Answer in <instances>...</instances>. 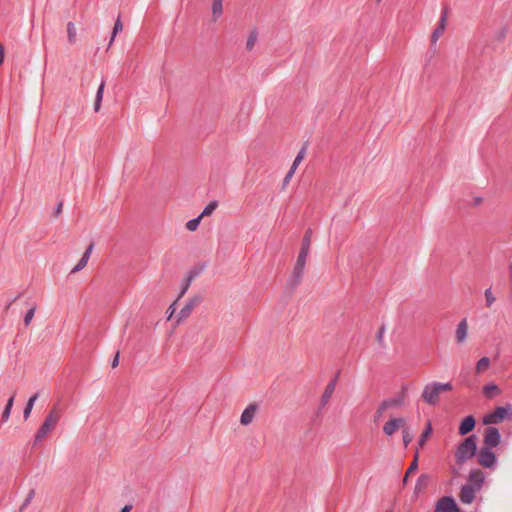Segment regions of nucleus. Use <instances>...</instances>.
Instances as JSON below:
<instances>
[{
	"mask_svg": "<svg viewBox=\"0 0 512 512\" xmlns=\"http://www.w3.org/2000/svg\"><path fill=\"white\" fill-rule=\"evenodd\" d=\"M383 333H384V327H381L379 332H378V335H377V338H378V341H381L382 338H383Z\"/></svg>",
	"mask_w": 512,
	"mask_h": 512,
	"instance_id": "nucleus-46",
	"label": "nucleus"
},
{
	"mask_svg": "<svg viewBox=\"0 0 512 512\" xmlns=\"http://www.w3.org/2000/svg\"><path fill=\"white\" fill-rule=\"evenodd\" d=\"M122 28H123V25H122L120 19L118 18V20L115 23L114 29H113L112 39L118 33V31L122 30Z\"/></svg>",
	"mask_w": 512,
	"mask_h": 512,
	"instance_id": "nucleus-40",
	"label": "nucleus"
},
{
	"mask_svg": "<svg viewBox=\"0 0 512 512\" xmlns=\"http://www.w3.org/2000/svg\"><path fill=\"white\" fill-rule=\"evenodd\" d=\"M489 365H490V359L488 357L481 358L477 362L476 372L481 373V372L485 371L486 369H488Z\"/></svg>",
	"mask_w": 512,
	"mask_h": 512,
	"instance_id": "nucleus-27",
	"label": "nucleus"
},
{
	"mask_svg": "<svg viewBox=\"0 0 512 512\" xmlns=\"http://www.w3.org/2000/svg\"><path fill=\"white\" fill-rule=\"evenodd\" d=\"M405 390H406V387H403L401 394L397 398L388 399V400L384 401L385 403H387L388 408L397 407L403 403L404 398H405Z\"/></svg>",
	"mask_w": 512,
	"mask_h": 512,
	"instance_id": "nucleus-24",
	"label": "nucleus"
},
{
	"mask_svg": "<svg viewBox=\"0 0 512 512\" xmlns=\"http://www.w3.org/2000/svg\"><path fill=\"white\" fill-rule=\"evenodd\" d=\"M200 222H201V216H198L197 218H194L192 220H189L187 223H186V229L188 231H191V232H194L198 229L199 225H200Z\"/></svg>",
	"mask_w": 512,
	"mask_h": 512,
	"instance_id": "nucleus-28",
	"label": "nucleus"
},
{
	"mask_svg": "<svg viewBox=\"0 0 512 512\" xmlns=\"http://www.w3.org/2000/svg\"><path fill=\"white\" fill-rule=\"evenodd\" d=\"M60 418L61 410L58 405H54L35 434L34 443L37 444L42 441L56 427Z\"/></svg>",
	"mask_w": 512,
	"mask_h": 512,
	"instance_id": "nucleus-2",
	"label": "nucleus"
},
{
	"mask_svg": "<svg viewBox=\"0 0 512 512\" xmlns=\"http://www.w3.org/2000/svg\"><path fill=\"white\" fill-rule=\"evenodd\" d=\"M94 248V244L91 243L86 251L84 252L82 258L79 260V262L76 264V266L71 270V273H77L79 271H81L82 269H84L90 259V255L92 253V250Z\"/></svg>",
	"mask_w": 512,
	"mask_h": 512,
	"instance_id": "nucleus-16",
	"label": "nucleus"
},
{
	"mask_svg": "<svg viewBox=\"0 0 512 512\" xmlns=\"http://www.w3.org/2000/svg\"><path fill=\"white\" fill-rule=\"evenodd\" d=\"M387 409H388L387 403L382 402V403L379 405V407H378V409H377V411H376V413H375V421H376V420H378L379 418H381V417H382V415L384 414V412H385Z\"/></svg>",
	"mask_w": 512,
	"mask_h": 512,
	"instance_id": "nucleus-36",
	"label": "nucleus"
},
{
	"mask_svg": "<svg viewBox=\"0 0 512 512\" xmlns=\"http://www.w3.org/2000/svg\"><path fill=\"white\" fill-rule=\"evenodd\" d=\"M121 512H128V505L124 506L121 510Z\"/></svg>",
	"mask_w": 512,
	"mask_h": 512,
	"instance_id": "nucleus-50",
	"label": "nucleus"
},
{
	"mask_svg": "<svg viewBox=\"0 0 512 512\" xmlns=\"http://www.w3.org/2000/svg\"><path fill=\"white\" fill-rule=\"evenodd\" d=\"M406 420L402 417H394L387 421L383 426V432L386 436H392L397 430L405 426Z\"/></svg>",
	"mask_w": 512,
	"mask_h": 512,
	"instance_id": "nucleus-8",
	"label": "nucleus"
},
{
	"mask_svg": "<svg viewBox=\"0 0 512 512\" xmlns=\"http://www.w3.org/2000/svg\"><path fill=\"white\" fill-rule=\"evenodd\" d=\"M259 410V405L257 403H250L242 412L240 417V423L243 426H248L251 424L255 418V415L257 414Z\"/></svg>",
	"mask_w": 512,
	"mask_h": 512,
	"instance_id": "nucleus-9",
	"label": "nucleus"
},
{
	"mask_svg": "<svg viewBox=\"0 0 512 512\" xmlns=\"http://www.w3.org/2000/svg\"><path fill=\"white\" fill-rule=\"evenodd\" d=\"M292 179L291 173H287L283 180V188L286 187Z\"/></svg>",
	"mask_w": 512,
	"mask_h": 512,
	"instance_id": "nucleus-44",
	"label": "nucleus"
},
{
	"mask_svg": "<svg viewBox=\"0 0 512 512\" xmlns=\"http://www.w3.org/2000/svg\"><path fill=\"white\" fill-rule=\"evenodd\" d=\"M431 434H432V425H431V422L428 421L426 424L425 430L423 431V433L421 434V436L418 440L419 447H423L425 445L427 439L431 436Z\"/></svg>",
	"mask_w": 512,
	"mask_h": 512,
	"instance_id": "nucleus-22",
	"label": "nucleus"
},
{
	"mask_svg": "<svg viewBox=\"0 0 512 512\" xmlns=\"http://www.w3.org/2000/svg\"><path fill=\"white\" fill-rule=\"evenodd\" d=\"M408 476H409V475H407V474L405 475L404 480H403V481H404V483H406V481H408Z\"/></svg>",
	"mask_w": 512,
	"mask_h": 512,
	"instance_id": "nucleus-51",
	"label": "nucleus"
},
{
	"mask_svg": "<svg viewBox=\"0 0 512 512\" xmlns=\"http://www.w3.org/2000/svg\"><path fill=\"white\" fill-rule=\"evenodd\" d=\"M14 398H15V395H12V396L8 399V401H7V403H6V406H7V407H11V408L13 407V404H14Z\"/></svg>",
	"mask_w": 512,
	"mask_h": 512,
	"instance_id": "nucleus-45",
	"label": "nucleus"
},
{
	"mask_svg": "<svg viewBox=\"0 0 512 512\" xmlns=\"http://www.w3.org/2000/svg\"><path fill=\"white\" fill-rule=\"evenodd\" d=\"M101 108V102H97V100L94 101V110L98 112Z\"/></svg>",
	"mask_w": 512,
	"mask_h": 512,
	"instance_id": "nucleus-47",
	"label": "nucleus"
},
{
	"mask_svg": "<svg viewBox=\"0 0 512 512\" xmlns=\"http://www.w3.org/2000/svg\"><path fill=\"white\" fill-rule=\"evenodd\" d=\"M296 169H297V166H295V165H293V164H292V166L290 167V169H289L288 173H291V176L293 177V175H294V173H295Z\"/></svg>",
	"mask_w": 512,
	"mask_h": 512,
	"instance_id": "nucleus-48",
	"label": "nucleus"
},
{
	"mask_svg": "<svg viewBox=\"0 0 512 512\" xmlns=\"http://www.w3.org/2000/svg\"><path fill=\"white\" fill-rule=\"evenodd\" d=\"M218 207L217 201H211L202 211V213L199 215L201 216V219L205 216H210Z\"/></svg>",
	"mask_w": 512,
	"mask_h": 512,
	"instance_id": "nucleus-26",
	"label": "nucleus"
},
{
	"mask_svg": "<svg viewBox=\"0 0 512 512\" xmlns=\"http://www.w3.org/2000/svg\"><path fill=\"white\" fill-rule=\"evenodd\" d=\"M256 41H257V33L252 32L247 39L246 49L249 51L252 50L254 48Z\"/></svg>",
	"mask_w": 512,
	"mask_h": 512,
	"instance_id": "nucleus-31",
	"label": "nucleus"
},
{
	"mask_svg": "<svg viewBox=\"0 0 512 512\" xmlns=\"http://www.w3.org/2000/svg\"><path fill=\"white\" fill-rule=\"evenodd\" d=\"M311 239H312V230L311 229H307L306 232H305V235L303 237L301 246L302 247H306V248H310V246H311Z\"/></svg>",
	"mask_w": 512,
	"mask_h": 512,
	"instance_id": "nucleus-29",
	"label": "nucleus"
},
{
	"mask_svg": "<svg viewBox=\"0 0 512 512\" xmlns=\"http://www.w3.org/2000/svg\"><path fill=\"white\" fill-rule=\"evenodd\" d=\"M452 389L451 383L431 382L425 385L421 398L427 404L434 406L438 404L441 393L451 391Z\"/></svg>",
	"mask_w": 512,
	"mask_h": 512,
	"instance_id": "nucleus-1",
	"label": "nucleus"
},
{
	"mask_svg": "<svg viewBox=\"0 0 512 512\" xmlns=\"http://www.w3.org/2000/svg\"><path fill=\"white\" fill-rule=\"evenodd\" d=\"M119 359H120V352L117 351L112 360V363H111L112 368H116L119 365Z\"/></svg>",
	"mask_w": 512,
	"mask_h": 512,
	"instance_id": "nucleus-41",
	"label": "nucleus"
},
{
	"mask_svg": "<svg viewBox=\"0 0 512 512\" xmlns=\"http://www.w3.org/2000/svg\"><path fill=\"white\" fill-rule=\"evenodd\" d=\"M512 415V409L506 407H496L493 412L485 416L483 422L486 425L498 424Z\"/></svg>",
	"mask_w": 512,
	"mask_h": 512,
	"instance_id": "nucleus-4",
	"label": "nucleus"
},
{
	"mask_svg": "<svg viewBox=\"0 0 512 512\" xmlns=\"http://www.w3.org/2000/svg\"><path fill=\"white\" fill-rule=\"evenodd\" d=\"M479 492L472 485H463L460 491L459 498L464 504H471L476 496V493Z\"/></svg>",
	"mask_w": 512,
	"mask_h": 512,
	"instance_id": "nucleus-13",
	"label": "nucleus"
},
{
	"mask_svg": "<svg viewBox=\"0 0 512 512\" xmlns=\"http://www.w3.org/2000/svg\"><path fill=\"white\" fill-rule=\"evenodd\" d=\"M35 311H36V306L31 307V308L27 311V313H26V315H25V317H24V324H25L26 326H28V325L31 323V321H32V319H33V317H34V315H35Z\"/></svg>",
	"mask_w": 512,
	"mask_h": 512,
	"instance_id": "nucleus-33",
	"label": "nucleus"
},
{
	"mask_svg": "<svg viewBox=\"0 0 512 512\" xmlns=\"http://www.w3.org/2000/svg\"><path fill=\"white\" fill-rule=\"evenodd\" d=\"M305 265H306V263L296 260V263L293 267L291 276L288 281V284L291 287H295L300 283L303 273H304Z\"/></svg>",
	"mask_w": 512,
	"mask_h": 512,
	"instance_id": "nucleus-11",
	"label": "nucleus"
},
{
	"mask_svg": "<svg viewBox=\"0 0 512 512\" xmlns=\"http://www.w3.org/2000/svg\"><path fill=\"white\" fill-rule=\"evenodd\" d=\"M483 393L488 398H493L500 394V389L496 384L490 383L483 387Z\"/></svg>",
	"mask_w": 512,
	"mask_h": 512,
	"instance_id": "nucleus-19",
	"label": "nucleus"
},
{
	"mask_svg": "<svg viewBox=\"0 0 512 512\" xmlns=\"http://www.w3.org/2000/svg\"><path fill=\"white\" fill-rule=\"evenodd\" d=\"M477 462L483 468H493L497 463V457L492 449L482 446L477 454Z\"/></svg>",
	"mask_w": 512,
	"mask_h": 512,
	"instance_id": "nucleus-5",
	"label": "nucleus"
},
{
	"mask_svg": "<svg viewBox=\"0 0 512 512\" xmlns=\"http://www.w3.org/2000/svg\"><path fill=\"white\" fill-rule=\"evenodd\" d=\"M484 295H485V299H486V306L491 307L492 304L496 300V298L494 297V295L492 293V289L491 288L486 289L484 292Z\"/></svg>",
	"mask_w": 512,
	"mask_h": 512,
	"instance_id": "nucleus-30",
	"label": "nucleus"
},
{
	"mask_svg": "<svg viewBox=\"0 0 512 512\" xmlns=\"http://www.w3.org/2000/svg\"><path fill=\"white\" fill-rule=\"evenodd\" d=\"M67 38L70 44H74L76 42L77 30L73 22H68L67 24Z\"/></svg>",
	"mask_w": 512,
	"mask_h": 512,
	"instance_id": "nucleus-23",
	"label": "nucleus"
},
{
	"mask_svg": "<svg viewBox=\"0 0 512 512\" xmlns=\"http://www.w3.org/2000/svg\"><path fill=\"white\" fill-rule=\"evenodd\" d=\"M446 28V17L445 15H443L437 25V27L435 28V30L433 31L432 33V42H436L439 37L443 34L444 30Z\"/></svg>",
	"mask_w": 512,
	"mask_h": 512,
	"instance_id": "nucleus-18",
	"label": "nucleus"
},
{
	"mask_svg": "<svg viewBox=\"0 0 512 512\" xmlns=\"http://www.w3.org/2000/svg\"><path fill=\"white\" fill-rule=\"evenodd\" d=\"M5 57V49L2 43H0V65L3 64Z\"/></svg>",
	"mask_w": 512,
	"mask_h": 512,
	"instance_id": "nucleus-43",
	"label": "nucleus"
},
{
	"mask_svg": "<svg viewBox=\"0 0 512 512\" xmlns=\"http://www.w3.org/2000/svg\"><path fill=\"white\" fill-rule=\"evenodd\" d=\"M11 410H12L11 407L5 406V408H4L3 412H2V416H1V421L3 423L7 422L8 419L10 418Z\"/></svg>",
	"mask_w": 512,
	"mask_h": 512,
	"instance_id": "nucleus-38",
	"label": "nucleus"
},
{
	"mask_svg": "<svg viewBox=\"0 0 512 512\" xmlns=\"http://www.w3.org/2000/svg\"><path fill=\"white\" fill-rule=\"evenodd\" d=\"M455 500L452 497L444 496L440 498L436 504L435 512H459Z\"/></svg>",
	"mask_w": 512,
	"mask_h": 512,
	"instance_id": "nucleus-7",
	"label": "nucleus"
},
{
	"mask_svg": "<svg viewBox=\"0 0 512 512\" xmlns=\"http://www.w3.org/2000/svg\"><path fill=\"white\" fill-rule=\"evenodd\" d=\"M37 398H38V394H34V395H32V396L28 399V401H27V403H26V406H25V408H24V412H23V416H24V419H25V420H27V419L30 417L31 412H32L33 407H34V403H35V401L37 400Z\"/></svg>",
	"mask_w": 512,
	"mask_h": 512,
	"instance_id": "nucleus-21",
	"label": "nucleus"
},
{
	"mask_svg": "<svg viewBox=\"0 0 512 512\" xmlns=\"http://www.w3.org/2000/svg\"><path fill=\"white\" fill-rule=\"evenodd\" d=\"M104 87H105V84H104V82H102L97 90V93H96L95 100H97V102H102Z\"/></svg>",
	"mask_w": 512,
	"mask_h": 512,
	"instance_id": "nucleus-39",
	"label": "nucleus"
},
{
	"mask_svg": "<svg viewBox=\"0 0 512 512\" xmlns=\"http://www.w3.org/2000/svg\"><path fill=\"white\" fill-rule=\"evenodd\" d=\"M61 209H62V203H60V204L58 205L57 213H60V212H61Z\"/></svg>",
	"mask_w": 512,
	"mask_h": 512,
	"instance_id": "nucleus-49",
	"label": "nucleus"
},
{
	"mask_svg": "<svg viewBox=\"0 0 512 512\" xmlns=\"http://www.w3.org/2000/svg\"><path fill=\"white\" fill-rule=\"evenodd\" d=\"M195 275H196V274L191 273V274L186 278V280H185V284H184V286H183V288H182V290H181V293H180V295H179V297H178V298H181V297H182V296L187 292V290H188V288L190 287V285H191V283H192V281H193V279H194Z\"/></svg>",
	"mask_w": 512,
	"mask_h": 512,
	"instance_id": "nucleus-32",
	"label": "nucleus"
},
{
	"mask_svg": "<svg viewBox=\"0 0 512 512\" xmlns=\"http://www.w3.org/2000/svg\"><path fill=\"white\" fill-rule=\"evenodd\" d=\"M477 444L476 436L470 435L465 438L458 446L455 458L458 464H463L476 454Z\"/></svg>",
	"mask_w": 512,
	"mask_h": 512,
	"instance_id": "nucleus-3",
	"label": "nucleus"
},
{
	"mask_svg": "<svg viewBox=\"0 0 512 512\" xmlns=\"http://www.w3.org/2000/svg\"><path fill=\"white\" fill-rule=\"evenodd\" d=\"M475 424H476V421L473 416L465 417L459 426V430H458L459 434L461 436L468 434L469 432H471L474 429Z\"/></svg>",
	"mask_w": 512,
	"mask_h": 512,
	"instance_id": "nucleus-17",
	"label": "nucleus"
},
{
	"mask_svg": "<svg viewBox=\"0 0 512 512\" xmlns=\"http://www.w3.org/2000/svg\"><path fill=\"white\" fill-rule=\"evenodd\" d=\"M402 438H403V444H404V447H408V445L411 443V441L413 440V433L412 431L410 430L409 426L407 425V423L405 424V426L402 428Z\"/></svg>",
	"mask_w": 512,
	"mask_h": 512,
	"instance_id": "nucleus-25",
	"label": "nucleus"
},
{
	"mask_svg": "<svg viewBox=\"0 0 512 512\" xmlns=\"http://www.w3.org/2000/svg\"><path fill=\"white\" fill-rule=\"evenodd\" d=\"M418 453L415 454V457H414V460L413 462L410 464L408 470H407V475H409L410 473L414 472L417 470L418 468Z\"/></svg>",
	"mask_w": 512,
	"mask_h": 512,
	"instance_id": "nucleus-37",
	"label": "nucleus"
},
{
	"mask_svg": "<svg viewBox=\"0 0 512 512\" xmlns=\"http://www.w3.org/2000/svg\"><path fill=\"white\" fill-rule=\"evenodd\" d=\"M484 479H485V476L481 470H479V469L471 470L469 473V476H468L469 483L467 485H472L473 488L480 491L482 488V485L484 483Z\"/></svg>",
	"mask_w": 512,
	"mask_h": 512,
	"instance_id": "nucleus-12",
	"label": "nucleus"
},
{
	"mask_svg": "<svg viewBox=\"0 0 512 512\" xmlns=\"http://www.w3.org/2000/svg\"><path fill=\"white\" fill-rule=\"evenodd\" d=\"M198 303H199V299H197V298L190 299L186 303V305L180 310V312L178 314L177 322L180 323L181 321L188 318Z\"/></svg>",
	"mask_w": 512,
	"mask_h": 512,
	"instance_id": "nucleus-14",
	"label": "nucleus"
},
{
	"mask_svg": "<svg viewBox=\"0 0 512 512\" xmlns=\"http://www.w3.org/2000/svg\"><path fill=\"white\" fill-rule=\"evenodd\" d=\"M175 305H176V302L172 303V304L169 306V308H168V310H167V313H168V319H171V317H172V316H173V314L175 313V311H176V307H175Z\"/></svg>",
	"mask_w": 512,
	"mask_h": 512,
	"instance_id": "nucleus-42",
	"label": "nucleus"
},
{
	"mask_svg": "<svg viewBox=\"0 0 512 512\" xmlns=\"http://www.w3.org/2000/svg\"><path fill=\"white\" fill-rule=\"evenodd\" d=\"M223 0H213L212 2V16L213 20L216 21L223 13Z\"/></svg>",
	"mask_w": 512,
	"mask_h": 512,
	"instance_id": "nucleus-20",
	"label": "nucleus"
},
{
	"mask_svg": "<svg viewBox=\"0 0 512 512\" xmlns=\"http://www.w3.org/2000/svg\"><path fill=\"white\" fill-rule=\"evenodd\" d=\"M306 154V147H302V149L298 152L297 156L293 161V165L297 166L302 162Z\"/></svg>",
	"mask_w": 512,
	"mask_h": 512,
	"instance_id": "nucleus-35",
	"label": "nucleus"
},
{
	"mask_svg": "<svg viewBox=\"0 0 512 512\" xmlns=\"http://www.w3.org/2000/svg\"><path fill=\"white\" fill-rule=\"evenodd\" d=\"M467 334H468V323H467L466 319H463L459 322V324L457 325V328H456L455 338H456L457 343L462 344L466 340Z\"/></svg>",
	"mask_w": 512,
	"mask_h": 512,
	"instance_id": "nucleus-15",
	"label": "nucleus"
},
{
	"mask_svg": "<svg viewBox=\"0 0 512 512\" xmlns=\"http://www.w3.org/2000/svg\"><path fill=\"white\" fill-rule=\"evenodd\" d=\"M501 442V435L497 428L488 427L484 431L483 447L493 449Z\"/></svg>",
	"mask_w": 512,
	"mask_h": 512,
	"instance_id": "nucleus-6",
	"label": "nucleus"
},
{
	"mask_svg": "<svg viewBox=\"0 0 512 512\" xmlns=\"http://www.w3.org/2000/svg\"><path fill=\"white\" fill-rule=\"evenodd\" d=\"M309 252H310V248L301 246L297 260L306 263Z\"/></svg>",
	"mask_w": 512,
	"mask_h": 512,
	"instance_id": "nucleus-34",
	"label": "nucleus"
},
{
	"mask_svg": "<svg viewBox=\"0 0 512 512\" xmlns=\"http://www.w3.org/2000/svg\"><path fill=\"white\" fill-rule=\"evenodd\" d=\"M339 374H336L330 382L327 384L322 396L320 397V407L324 408L330 401L331 396L333 395L337 382H338Z\"/></svg>",
	"mask_w": 512,
	"mask_h": 512,
	"instance_id": "nucleus-10",
	"label": "nucleus"
}]
</instances>
